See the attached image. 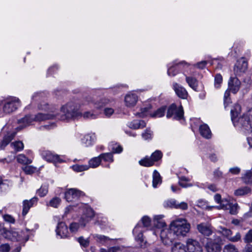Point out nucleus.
<instances>
[{
  "label": "nucleus",
  "instance_id": "obj_1",
  "mask_svg": "<svg viewBox=\"0 0 252 252\" xmlns=\"http://www.w3.org/2000/svg\"><path fill=\"white\" fill-rule=\"evenodd\" d=\"M92 101L90 97H86L80 102L70 101L61 108V114H57V119L65 121L73 118L80 116L81 111L85 110L86 103H89Z\"/></svg>",
  "mask_w": 252,
  "mask_h": 252
},
{
  "label": "nucleus",
  "instance_id": "obj_2",
  "mask_svg": "<svg viewBox=\"0 0 252 252\" xmlns=\"http://www.w3.org/2000/svg\"><path fill=\"white\" fill-rule=\"evenodd\" d=\"M169 227L178 239H179L181 237L186 236L189 231L190 225L186 219L178 218L171 221Z\"/></svg>",
  "mask_w": 252,
  "mask_h": 252
},
{
  "label": "nucleus",
  "instance_id": "obj_3",
  "mask_svg": "<svg viewBox=\"0 0 252 252\" xmlns=\"http://www.w3.org/2000/svg\"><path fill=\"white\" fill-rule=\"evenodd\" d=\"M40 110L47 111V113H39L35 115H32L33 122H41L47 120L57 119L56 109L55 107H50L48 104L43 102L38 105Z\"/></svg>",
  "mask_w": 252,
  "mask_h": 252
},
{
  "label": "nucleus",
  "instance_id": "obj_4",
  "mask_svg": "<svg viewBox=\"0 0 252 252\" xmlns=\"http://www.w3.org/2000/svg\"><path fill=\"white\" fill-rule=\"evenodd\" d=\"M240 126L246 130H252V108L243 116L239 118L234 125Z\"/></svg>",
  "mask_w": 252,
  "mask_h": 252
},
{
  "label": "nucleus",
  "instance_id": "obj_5",
  "mask_svg": "<svg viewBox=\"0 0 252 252\" xmlns=\"http://www.w3.org/2000/svg\"><path fill=\"white\" fill-rule=\"evenodd\" d=\"M160 237L162 242L165 245H170L174 241L178 240L170 227L163 228L160 231Z\"/></svg>",
  "mask_w": 252,
  "mask_h": 252
},
{
  "label": "nucleus",
  "instance_id": "obj_6",
  "mask_svg": "<svg viewBox=\"0 0 252 252\" xmlns=\"http://www.w3.org/2000/svg\"><path fill=\"white\" fill-rule=\"evenodd\" d=\"M221 238L218 236H214L213 239H207L206 249L208 252H220V251Z\"/></svg>",
  "mask_w": 252,
  "mask_h": 252
},
{
  "label": "nucleus",
  "instance_id": "obj_7",
  "mask_svg": "<svg viewBox=\"0 0 252 252\" xmlns=\"http://www.w3.org/2000/svg\"><path fill=\"white\" fill-rule=\"evenodd\" d=\"M184 116L183 108L182 106L177 107L174 103L172 104L168 108L166 117L167 118H172L175 120H180Z\"/></svg>",
  "mask_w": 252,
  "mask_h": 252
},
{
  "label": "nucleus",
  "instance_id": "obj_8",
  "mask_svg": "<svg viewBox=\"0 0 252 252\" xmlns=\"http://www.w3.org/2000/svg\"><path fill=\"white\" fill-rule=\"evenodd\" d=\"M4 111L5 114H10L15 111L20 106V102L19 98H12L3 102Z\"/></svg>",
  "mask_w": 252,
  "mask_h": 252
},
{
  "label": "nucleus",
  "instance_id": "obj_9",
  "mask_svg": "<svg viewBox=\"0 0 252 252\" xmlns=\"http://www.w3.org/2000/svg\"><path fill=\"white\" fill-rule=\"evenodd\" d=\"M163 206L166 209H179L182 210H186L188 208V205L186 202H178L174 199H168L163 202Z\"/></svg>",
  "mask_w": 252,
  "mask_h": 252
},
{
  "label": "nucleus",
  "instance_id": "obj_10",
  "mask_svg": "<svg viewBox=\"0 0 252 252\" xmlns=\"http://www.w3.org/2000/svg\"><path fill=\"white\" fill-rule=\"evenodd\" d=\"M84 195V193L82 191L76 189H67L64 193L65 199L68 202H72L77 200L80 197Z\"/></svg>",
  "mask_w": 252,
  "mask_h": 252
},
{
  "label": "nucleus",
  "instance_id": "obj_11",
  "mask_svg": "<svg viewBox=\"0 0 252 252\" xmlns=\"http://www.w3.org/2000/svg\"><path fill=\"white\" fill-rule=\"evenodd\" d=\"M248 68V63L245 58L238 60L234 68V71L236 75L240 76L245 72Z\"/></svg>",
  "mask_w": 252,
  "mask_h": 252
},
{
  "label": "nucleus",
  "instance_id": "obj_12",
  "mask_svg": "<svg viewBox=\"0 0 252 252\" xmlns=\"http://www.w3.org/2000/svg\"><path fill=\"white\" fill-rule=\"evenodd\" d=\"M186 245L189 252H202L200 243L196 240L189 238L186 241Z\"/></svg>",
  "mask_w": 252,
  "mask_h": 252
},
{
  "label": "nucleus",
  "instance_id": "obj_13",
  "mask_svg": "<svg viewBox=\"0 0 252 252\" xmlns=\"http://www.w3.org/2000/svg\"><path fill=\"white\" fill-rule=\"evenodd\" d=\"M241 84L240 81L237 77H231L228 81V87L226 90L235 94L239 91Z\"/></svg>",
  "mask_w": 252,
  "mask_h": 252
},
{
  "label": "nucleus",
  "instance_id": "obj_14",
  "mask_svg": "<svg viewBox=\"0 0 252 252\" xmlns=\"http://www.w3.org/2000/svg\"><path fill=\"white\" fill-rule=\"evenodd\" d=\"M219 232L231 242H237L241 239V236L239 232H237L235 236H232V231L224 227H220Z\"/></svg>",
  "mask_w": 252,
  "mask_h": 252
},
{
  "label": "nucleus",
  "instance_id": "obj_15",
  "mask_svg": "<svg viewBox=\"0 0 252 252\" xmlns=\"http://www.w3.org/2000/svg\"><path fill=\"white\" fill-rule=\"evenodd\" d=\"M1 234L5 238L11 241H18L22 239V237L16 231L7 230L3 228L1 230Z\"/></svg>",
  "mask_w": 252,
  "mask_h": 252
},
{
  "label": "nucleus",
  "instance_id": "obj_16",
  "mask_svg": "<svg viewBox=\"0 0 252 252\" xmlns=\"http://www.w3.org/2000/svg\"><path fill=\"white\" fill-rule=\"evenodd\" d=\"M56 231L57 235L60 238H66L68 234L67 227L63 222H60L58 223Z\"/></svg>",
  "mask_w": 252,
  "mask_h": 252
},
{
  "label": "nucleus",
  "instance_id": "obj_17",
  "mask_svg": "<svg viewBox=\"0 0 252 252\" xmlns=\"http://www.w3.org/2000/svg\"><path fill=\"white\" fill-rule=\"evenodd\" d=\"M42 157L49 162H60V158L58 155L53 154L52 152L47 150L43 151L41 152Z\"/></svg>",
  "mask_w": 252,
  "mask_h": 252
},
{
  "label": "nucleus",
  "instance_id": "obj_18",
  "mask_svg": "<svg viewBox=\"0 0 252 252\" xmlns=\"http://www.w3.org/2000/svg\"><path fill=\"white\" fill-rule=\"evenodd\" d=\"M138 100V96L133 93H129L125 98L126 105L127 107H133L137 103Z\"/></svg>",
  "mask_w": 252,
  "mask_h": 252
},
{
  "label": "nucleus",
  "instance_id": "obj_19",
  "mask_svg": "<svg viewBox=\"0 0 252 252\" xmlns=\"http://www.w3.org/2000/svg\"><path fill=\"white\" fill-rule=\"evenodd\" d=\"M38 198L34 197L30 200H25L23 202V212L22 214L23 216H25L30 209L35 203H37Z\"/></svg>",
  "mask_w": 252,
  "mask_h": 252
},
{
  "label": "nucleus",
  "instance_id": "obj_20",
  "mask_svg": "<svg viewBox=\"0 0 252 252\" xmlns=\"http://www.w3.org/2000/svg\"><path fill=\"white\" fill-rule=\"evenodd\" d=\"M173 88L176 94L182 99H186L188 96V92L186 90L180 85L174 83Z\"/></svg>",
  "mask_w": 252,
  "mask_h": 252
},
{
  "label": "nucleus",
  "instance_id": "obj_21",
  "mask_svg": "<svg viewBox=\"0 0 252 252\" xmlns=\"http://www.w3.org/2000/svg\"><path fill=\"white\" fill-rule=\"evenodd\" d=\"M16 132L10 131L6 134L3 137L0 143V150H3L14 138L16 135Z\"/></svg>",
  "mask_w": 252,
  "mask_h": 252
},
{
  "label": "nucleus",
  "instance_id": "obj_22",
  "mask_svg": "<svg viewBox=\"0 0 252 252\" xmlns=\"http://www.w3.org/2000/svg\"><path fill=\"white\" fill-rule=\"evenodd\" d=\"M87 97H90L92 98V101H90L89 103H86V106L90 105L91 106V105H94V107L97 109H100L104 107L112 102V100L109 99L103 98L101 99L98 102H94L91 96H88Z\"/></svg>",
  "mask_w": 252,
  "mask_h": 252
},
{
  "label": "nucleus",
  "instance_id": "obj_23",
  "mask_svg": "<svg viewBox=\"0 0 252 252\" xmlns=\"http://www.w3.org/2000/svg\"><path fill=\"white\" fill-rule=\"evenodd\" d=\"M197 229L202 234L209 236L212 233V230L209 224L205 223H201L197 226Z\"/></svg>",
  "mask_w": 252,
  "mask_h": 252
},
{
  "label": "nucleus",
  "instance_id": "obj_24",
  "mask_svg": "<svg viewBox=\"0 0 252 252\" xmlns=\"http://www.w3.org/2000/svg\"><path fill=\"white\" fill-rule=\"evenodd\" d=\"M33 122L32 115H27L25 117L18 120V124L19 125L17 128L21 129L32 124Z\"/></svg>",
  "mask_w": 252,
  "mask_h": 252
},
{
  "label": "nucleus",
  "instance_id": "obj_25",
  "mask_svg": "<svg viewBox=\"0 0 252 252\" xmlns=\"http://www.w3.org/2000/svg\"><path fill=\"white\" fill-rule=\"evenodd\" d=\"M127 126L130 128L136 129L143 128L146 126V123L143 120H133L128 122Z\"/></svg>",
  "mask_w": 252,
  "mask_h": 252
},
{
  "label": "nucleus",
  "instance_id": "obj_26",
  "mask_svg": "<svg viewBox=\"0 0 252 252\" xmlns=\"http://www.w3.org/2000/svg\"><path fill=\"white\" fill-rule=\"evenodd\" d=\"M199 132L200 134L205 138L209 139L211 137L212 133L207 124H203L199 126Z\"/></svg>",
  "mask_w": 252,
  "mask_h": 252
},
{
  "label": "nucleus",
  "instance_id": "obj_27",
  "mask_svg": "<svg viewBox=\"0 0 252 252\" xmlns=\"http://www.w3.org/2000/svg\"><path fill=\"white\" fill-rule=\"evenodd\" d=\"M84 215L85 217V219L84 222H81V224L83 226H85L86 223L94 217V212L92 208H87L84 213Z\"/></svg>",
  "mask_w": 252,
  "mask_h": 252
},
{
  "label": "nucleus",
  "instance_id": "obj_28",
  "mask_svg": "<svg viewBox=\"0 0 252 252\" xmlns=\"http://www.w3.org/2000/svg\"><path fill=\"white\" fill-rule=\"evenodd\" d=\"M95 139V137L94 134H87L84 136L82 139V142L85 145L86 147L90 146L93 145Z\"/></svg>",
  "mask_w": 252,
  "mask_h": 252
},
{
  "label": "nucleus",
  "instance_id": "obj_29",
  "mask_svg": "<svg viewBox=\"0 0 252 252\" xmlns=\"http://www.w3.org/2000/svg\"><path fill=\"white\" fill-rule=\"evenodd\" d=\"M142 231L140 224L138 223L133 230V233L135 235V240L137 241L142 242L143 241Z\"/></svg>",
  "mask_w": 252,
  "mask_h": 252
},
{
  "label": "nucleus",
  "instance_id": "obj_30",
  "mask_svg": "<svg viewBox=\"0 0 252 252\" xmlns=\"http://www.w3.org/2000/svg\"><path fill=\"white\" fill-rule=\"evenodd\" d=\"M178 64H186V65H189V63L185 62V61H182V62L179 63H174V64L173 65H172L171 66H170L167 70V74L169 76H174L178 73V70H177V67H176L177 65H178Z\"/></svg>",
  "mask_w": 252,
  "mask_h": 252
},
{
  "label": "nucleus",
  "instance_id": "obj_31",
  "mask_svg": "<svg viewBox=\"0 0 252 252\" xmlns=\"http://www.w3.org/2000/svg\"><path fill=\"white\" fill-rule=\"evenodd\" d=\"M186 80L189 86L193 90L197 91L198 81L197 79L192 77L186 76Z\"/></svg>",
  "mask_w": 252,
  "mask_h": 252
},
{
  "label": "nucleus",
  "instance_id": "obj_32",
  "mask_svg": "<svg viewBox=\"0 0 252 252\" xmlns=\"http://www.w3.org/2000/svg\"><path fill=\"white\" fill-rule=\"evenodd\" d=\"M161 182V177L159 173L157 170H154L153 174V187L156 188L158 185L160 184Z\"/></svg>",
  "mask_w": 252,
  "mask_h": 252
},
{
  "label": "nucleus",
  "instance_id": "obj_33",
  "mask_svg": "<svg viewBox=\"0 0 252 252\" xmlns=\"http://www.w3.org/2000/svg\"><path fill=\"white\" fill-rule=\"evenodd\" d=\"M172 252H187L186 247L180 242L174 244L171 249Z\"/></svg>",
  "mask_w": 252,
  "mask_h": 252
},
{
  "label": "nucleus",
  "instance_id": "obj_34",
  "mask_svg": "<svg viewBox=\"0 0 252 252\" xmlns=\"http://www.w3.org/2000/svg\"><path fill=\"white\" fill-rule=\"evenodd\" d=\"M241 110V106L239 104L235 105L233 109L231 110V120L234 125L236 122V119L238 117V114L240 113Z\"/></svg>",
  "mask_w": 252,
  "mask_h": 252
},
{
  "label": "nucleus",
  "instance_id": "obj_35",
  "mask_svg": "<svg viewBox=\"0 0 252 252\" xmlns=\"http://www.w3.org/2000/svg\"><path fill=\"white\" fill-rule=\"evenodd\" d=\"M140 165L145 167H150L154 165L150 157L146 156L139 161Z\"/></svg>",
  "mask_w": 252,
  "mask_h": 252
},
{
  "label": "nucleus",
  "instance_id": "obj_36",
  "mask_svg": "<svg viewBox=\"0 0 252 252\" xmlns=\"http://www.w3.org/2000/svg\"><path fill=\"white\" fill-rule=\"evenodd\" d=\"M101 159L100 156L94 157L91 159L89 161V166L92 168H96L99 166L101 162Z\"/></svg>",
  "mask_w": 252,
  "mask_h": 252
},
{
  "label": "nucleus",
  "instance_id": "obj_37",
  "mask_svg": "<svg viewBox=\"0 0 252 252\" xmlns=\"http://www.w3.org/2000/svg\"><path fill=\"white\" fill-rule=\"evenodd\" d=\"M17 160L23 164H29L32 163V160L28 158L23 154H20L17 157Z\"/></svg>",
  "mask_w": 252,
  "mask_h": 252
},
{
  "label": "nucleus",
  "instance_id": "obj_38",
  "mask_svg": "<svg viewBox=\"0 0 252 252\" xmlns=\"http://www.w3.org/2000/svg\"><path fill=\"white\" fill-rule=\"evenodd\" d=\"M10 146L16 152L21 151L24 149V144L20 141H17L11 143Z\"/></svg>",
  "mask_w": 252,
  "mask_h": 252
},
{
  "label": "nucleus",
  "instance_id": "obj_39",
  "mask_svg": "<svg viewBox=\"0 0 252 252\" xmlns=\"http://www.w3.org/2000/svg\"><path fill=\"white\" fill-rule=\"evenodd\" d=\"M251 192V189L248 187H242L235 190L234 194L237 196H241L247 194Z\"/></svg>",
  "mask_w": 252,
  "mask_h": 252
},
{
  "label": "nucleus",
  "instance_id": "obj_40",
  "mask_svg": "<svg viewBox=\"0 0 252 252\" xmlns=\"http://www.w3.org/2000/svg\"><path fill=\"white\" fill-rule=\"evenodd\" d=\"M162 157V154L159 150H156L151 156L150 158L155 164V162L159 160Z\"/></svg>",
  "mask_w": 252,
  "mask_h": 252
},
{
  "label": "nucleus",
  "instance_id": "obj_41",
  "mask_svg": "<svg viewBox=\"0 0 252 252\" xmlns=\"http://www.w3.org/2000/svg\"><path fill=\"white\" fill-rule=\"evenodd\" d=\"M93 237L96 240V242L101 244H104L107 241L110 240V239L109 237L106 236L97 234L93 235Z\"/></svg>",
  "mask_w": 252,
  "mask_h": 252
},
{
  "label": "nucleus",
  "instance_id": "obj_42",
  "mask_svg": "<svg viewBox=\"0 0 252 252\" xmlns=\"http://www.w3.org/2000/svg\"><path fill=\"white\" fill-rule=\"evenodd\" d=\"M165 110V107H161L158 109L155 113L151 114V116L152 117H161L164 116Z\"/></svg>",
  "mask_w": 252,
  "mask_h": 252
},
{
  "label": "nucleus",
  "instance_id": "obj_43",
  "mask_svg": "<svg viewBox=\"0 0 252 252\" xmlns=\"http://www.w3.org/2000/svg\"><path fill=\"white\" fill-rule=\"evenodd\" d=\"M243 181L246 184L252 183V172L251 171H248L242 177Z\"/></svg>",
  "mask_w": 252,
  "mask_h": 252
},
{
  "label": "nucleus",
  "instance_id": "obj_44",
  "mask_svg": "<svg viewBox=\"0 0 252 252\" xmlns=\"http://www.w3.org/2000/svg\"><path fill=\"white\" fill-rule=\"evenodd\" d=\"M72 169L76 172H82L88 170L89 166L88 165L75 164L72 166Z\"/></svg>",
  "mask_w": 252,
  "mask_h": 252
},
{
  "label": "nucleus",
  "instance_id": "obj_45",
  "mask_svg": "<svg viewBox=\"0 0 252 252\" xmlns=\"http://www.w3.org/2000/svg\"><path fill=\"white\" fill-rule=\"evenodd\" d=\"M48 191V187L46 185L41 186V188L37 191V193L41 197H43L47 194Z\"/></svg>",
  "mask_w": 252,
  "mask_h": 252
},
{
  "label": "nucleus",
  "instance_id": "obj_46",
  "mask_svg": "<svg viewBox=\"0 0 252 252\" xmlns=\"http://www.w3.org/2000/svg\"><path fill=\"white\" fill-rule=\"evenodd\" d=\"M99 156L101 160L103 159L106 161H113V155L111 153H103L100 154Z\"/></svg>",
  "mask_w": 252,
  "mask_h": 252
},
{
  "label": "nucleus",
  "instance_id": "obj_47",
  "mask_svg": "<svg viewBox=\"0 0 252 252\" xmlns=\"http://www.w3.org/2000/svg\"><path fill=\"white\" fill-rule=\"evenodd\" d=\"M61 202V199L59 197H54L52 198L49 202V205L54 208H57Z\"/></svg>",
  "mask_w": 252,
  "mask_h": 252
},
{
  "label": "nucleus",
  "instance_id": "obj_48",
  "mask_svg": "<svg viewBox=\"0 0 252 252\" xmlns=\"http://www.w3.org/2000/svg\"><path fill=\"white\" fill-rule=\"evenodd\" d=\"M231 203L226 199H223L220 203V206L217 207L218 209H221L223 210L228 209L229 205Z\"/></svg>",
  "mask_w": 252,
  "mask_h": 252
},
{
  "label": "nucleus",
  "instance_id": "obj_49",
  "mask_svg": "<svg viewBox=\"0 0 252 252\" xmlns=\"http://www.w3.org/2000/svg\"><path fill=\"white\" fill-rule=\"evenodd\" d=\"M239 206L237 203L232 204L229 205L228 209L229 210V213L231 215H236L238 213Z\"/></svg>",
  "mask_w": 252,
  "mask_h": 252
},
{
  "label": "nucleus",
  "instance_id": "obj_50",
  "mask_svg": "<svg viewBox=\"0 0 252 252\" xmlns=\"http://www.w3.org/2000/svg\"><path fill=\"white\" fill-rule=\"evenodd\" d=\"M222 82V77L220 74H217L215 77L214 85L216 88H219Z\"/></svg>",
  "mask_w": 252,
  "mask_h": 252
},
{
  "label": "nucleus",
  "instance_id": "obj_51",
  "mask_svg": "<svg viewBox=\"0 0 252 252\" xmlns=\"http://www.w3.org/2000/svg\"><path fill=\"white\" fill-rule=\"evenodd\" d=\"M223 102L225 108L231 103L230 98V92H229L228 90H226V91L224 93L223 97Z\"/></svg>",
  "mask_w": 252,
  "mask_h": 252
},
{
  "label": "nucleus",
  "instance_id": "obj_52",
  "mask_svg": "<svg viewBox=\"0 0 252 252\" xmlns=\"http://www.w3.org/2000/svg\"><path fill=\"white\" fill-rule=\"evenodd\" d=\"M162 218V215L156 216L155 217V218H154L155 221H157V223H158H158L156 224V222H155V224L156 225H157V226L164 227V226H166V224H165V222H164L162 220H161Z\"/></svg>",
  "mask_w": 252,
  "mask_h": 252
},
{
  "label": "nucleus",
  "instance_id": "obj_53",
  "mask_svg": "<svg viewBox=\"0 0 252 252\" xmlns=\"http://www.w3.org/2000/svg\"><path fill=\"white\" fill-rule=\"evenodd\" d=\"M153 132L150 129H146L142 134V138L146 140L152 138Z\"/></svg>",
  "mask_w": 252,
  "mask_h": 252
},
{
  "label": "nucleus",
  "instance_id": "obj_54",
  "mask_svg": "<svg viewBox=\"0 0 252 252\" xmlns=\"http://www.w3.org/2000/svg\"><path fill=\"white\" fill-rule=\"evenodd\" d=\"M22 169L27 174H32L36 170V168L32 166L28 165H26L23 167Z\"/></svg>",
  "mask_w": 252,
  "mask_h": 252
},
{
  "label": "nucleus",
  "instance_id": "obj_55",
  "mask_svg": "<svg viewBox=\"0 0 252 252\" xmlns=\"http://www.w3.org/2000/svg\"><path fill=\"white\" fill-rule=\"evenodd\" d=\"M223 252H238L233 245H228L224 247Z\"/></svg>",
  "mask_w": 252,
  "mask_h": 252
},
{
  "label": "nucleus",
  "instance_id": "obj_56",
  "mask_svg": "<svg viewBox=\"0 0 252 252\" xmlns=\"http://www.w3.org/2000/svg\"><path fill=\"white\" fill-rule=\"evenodd\" d=\"M80 115L83 116V118L85 119H94L96 118V115L90 111L85 112L83 114L81 113Z\"/></svg>",
  "mask_w": 252,
  "mask_h": 252
},
{
  "label": "nucleus",
  "instance_id": "obj_57",
  "mask_svg": "<svg viewBox=\"0 0 252 252\" xmlns=\"http://www.w3.org/2000/svg\"><path fill=\"white\" fill-rule=\"evenodd\" d=\"M141 221L144 227H148L151 225V220L147 216L143 217L141 219Z\"/></svg>",
  "mask_w": 252,
  "mask_h": 252
},
{
  "label": "nucleus",
  "instance_id": "obj_58",
  "mask_svg": "<svg viewBox=\"0 0 252 252\" xmlns=\"http://www.w3.org/2000/svg\"><path fill=\"white\" fill-rule=\"evenodd\" d=\"M197 205L203 208V209H212V208H214V206H208L207 204V202H205V201L203 200H199L198 201V202H197Z\"/></svg>",
  "mask_w": 252,
  "mask_h": 252
},
{
  "label": "nucleus",
  "instance_id": "obj_59",
  "mask_svg": "<svg viewBox=\"0 0 252 252\" xmlns=\"http://www.w3.org/2000/svg\"><path fill=\"white\" fill-rule=\"evenodd\" d=\"M78 241L81 245L84 247H87L89 245L88 239H85L83 237H80L78 238Z\"/></svg>",
  "mask_w": 252,
  "mask_h": 252
},
{
  "label": "nucleus",
  "instance_id": "obj_60",
  "mask_svg": "<svg viewBox=\"0 0 252 252\" xmlns=\"http://www.w3.org/2000/svg\"><path fill=\"white\" fill-rule=\"evenodd\" d=\"M114 112V110L112 108L105 107L103 111V113L105 116L110 117Z\"/></svg>",
  "mask_w": 252,
  "mask_h": 252
},
{
  "label": "nucleus",
  "instance_id": "obj_61",
  "mask_svg": "<svg viewBox=\"0 0 252 252\" xmlns=\"http://www.w3.org/2000/svg\"><path fill=\"white\" fill-rule=\"evenodd\" d=\"M244 240L246 243L252 242V229L250 230L246 234L244 238Z\"/></svg>",
  "mask_w": 252,
  "mask_h": 252
},
{
  "label": "nucleus",
  "instance_id": "obj_62",
  "mask_svg": "<svg viewBox=\"0 0 252 252\" xmlns=\"http://www.w3.org/2000/svg\"><path fill=\"white\" fill-rule=\"evenodd\" d=\"M10 250V247L8 244H3L0 246V252H9Z\"/></svg>",
  "mask_w": 252,
  "mask_h": 252
},
{
  "label": "nucleus",
  "instance_id": "obj_63",
  "mask_svg": "<svg viewBox=\"0 0 252 252\" xmlns=\"http://www.w3.org/2000/svg\"><path fill=\"white\" fill-rule=\"evenodd\" d=\"M112 150L114 153H120L123 151V148L120 145L115 144L112 147Z\"/></svg>",
  "mask_w": 252,
  "mask_h": 252
},
{
  "label": "nucleus",
  "instance_id": "obj_64",
  "mask_svg": "<svg viewBox=\"0 0 252 252\" xmlns=\"http://www.w3.org/2000/svg\"><path fill=\"white\" fill-rule=\"evenodd\" d=\"M78 228L79 224L76 222L71 223L69 226L70 230L72 232H76Z\"/></svg>",
  "mask_w": 252,
  "mask_h": 252
}]
</instances>
